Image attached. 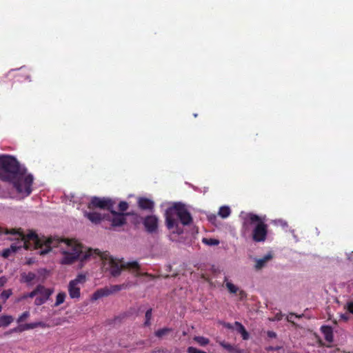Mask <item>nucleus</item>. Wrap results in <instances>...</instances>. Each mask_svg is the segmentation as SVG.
Listing matches in <instances>:
<instances>
[{
	"instance_id": "nucleus-1",
	"label": "nucleus",
	"mask_w": 353,
	"mask_h": 353,
	"mask_svg": "<svg viewBox=\"0 0 353 353\" xmlns=\"http://www.w3.org/2000/svg\"><path fill=\"white\" fill-rule=\"evenodd\" d=\"M0 179L11 183L17 193L23 196H29L32 191V175L28 174L27 169L13 156H0Z\"/></svg>"
},
{
	"instance_id": "nucleus-2",
	"label": "nucleus",
	"mask_w": 353,
	"mask_h": 353,
	"mask_svg": "<svg viewBox=\"0 0 353 353\" xmlns=\"http://www.w3.org/2000/svg\"><path fill=\"white\" fill-rule=\"evenodd\" d=\"M167 228L173 234L178 235L183 233V226L192 222V217L185 206L180 203L174 204L165 211Z\"/></svg>"
},
{
	"instance_id": "nucleus-3",
	"label": "nucleus",
	"mask_w": 353,
	"mask_h": 353,
	"mask_svg": "<svg viewBox=\"0 0 353 353\" xmlns=\"http://www.w3.org/2000/svg\"><path fill=\"white\" fill-rule=\"evenodd\" d=\"M94 255L100 257V259L103 261L104 268L110 271V273L112 276L117 277L119 276L123 269H129L131 271L136 272L137 276L139 274V271L140 270V265L137 261H117V260L112 258L108 252H102L98 249L94 250Z\"/></svg>"
},
{
	"instance_id": "nucleus-4",
	"label": "nucleus",
	"mask_w": 353,
	"mask_h": 353,
	"mask_svg": "<svg viewBox=\"0 0 353 353\" xmlns=\"http://www.w3.org/2000/svg\"><path fill=\"white\" fill-rule=\"evenodd\" d=\"M19 237L21 239V243L26 250L41 249L39 253L41 255L48 254L51 251L52 246H56L58 243L57 239L52 238L40 237L34 232H30L25 235L19 232Z\"/></svg>"
},
{
	"instance_id": "nucleus-5",
	"label": "nucleus",
	"mask_w": 353,
	"mask_h": 353,
	"mask_svg": "<svg viewBox=\"0 0 353 353\" xmlns=\"http://www.w3.org/2000/svg\"><path fill=\"white\" fill-rule=\"evenodd\" d=\"M68 250L63 252V257L61 263L63 265H71L77 260L85 261L94 256V252L92 249H88L86 252L83 251V247L79 243H73L72 241L67 240Z\"/></svg>"
},
{
	"instance_id": "nucleus-6",
	"label": "nucleus",
	"mask_w": 353,
	"mask_h": 353,
	"mask_svg": "<svg viewBox=\"0 0 353 353\" xmlns=\"http://www.w3.org/2000/svg\"><path fill=\"white\" fill-rule=\"evenodd\" d=\"M256 223L252 230V239L255 242H263L265 241L268 234V225L258 215L253 213H248L244 218L243 225L245 227L248 225Z\"/></svg>"
},
{
	"instance_id": "nucleus-7",
	"label": "nucleus",
	"mask_w": 353,
	"mask_h": 353,
	"mask_svg": "<svg viewBox=\"0 0 353 353\" xmlns=\"http://www.w3.org/2000/svg\"><path fill=\"white\" fill-rule=\"evenodd\" d=\"M114 205V202L111 199L94 196L88 203V208L90 210L100 208L110 212L113 209Z\"/></svg>"
},
{
	"instance_id": "nucleus-8",
	"label": "nucleus",
	"mask_w": 353,
	"mask_h": 353,
	"mask_svg": "<svg viewBox=\"0 0 353 353\" xmlns=\"http://www.w3.org/2000/svg\"><path fill=\"white\" fill-rule=\"evenodd\" d=\"M130 285V283H123L121 285H111L110 288H103L97 290L93 294L92 299L96 301L100 298L103 296H108L114 292L121 291L122 290H125L128 288Z\"/></svg>"
},
{
	"instance_id": "nucleus-9",
	"label": "nucleus",
	"mask_w": 353,
	"mask_h": 353,
	"mask_svg": "<svg viewBox=\"0 0 353 353\" xmlns=\"http://www.w3.org/2000/svg\"><path fill=\"white\" fill-rule=\"evenodd\" d=\"M41 288L43 289L39 290V294L37 295V296L34 300V304L37 306L45 303L53 293V290L52 289L46 288L43 285H41Z\"/></svg>"
},
{
	"instance_id": "nucleus-10",
	"label": "nucleus",
	"mask_w": 353,
	"mask_h": 353,
	"mask_svg": "<svg viewBox=\"0 0 353 353\" xmlns=\"http://www.w3.org/2000/svg\"><path fill=\"white\" fill-rule=\"evenodd\" d=\"M224 283L230 294H236L239 296V300L243 301L247 297L246 292L243 290H239L237 286L234 285L232 282L228 281V276L224 277Z\"/></svg>"
},
{
	"instance_id": "nucleus-11",
	"label": "nucleus",
	"mask_w": 353,
	"mask_h": 353,
	"mask_svg": "<svg viewBox=\"0 0 353 353\" xmlns=\"http://www.w3.org/2000/svg\"><path fill=\"white\" fill-rule=\"evenodd\" d=\"M110 212L114 216L112 219V225L114 227L121 226L125 223V218L124 217V214L122 213H118L114 211L113 209L110 211Z\"/></svg>"
},
{
	"instance_id": "nucleus-12",
	"label": "nucleus",
	"mask_w": 353,
	"mask_h": 353,
	"mask_svg": "<svg viewBox=\"0 0 353 353\" xmlns=\"http://www.w3.org/2000/svg\"><path fill=\"white\" fill-rule=\"evenodd\" d=\"M137 203L139 208L141 210H152L154 206V202L145 197H139Z\"/></svg>"
},
{
	"instance_id": "nucleus-13",
	"label": "nucleus",
	"mask_w": 353,
	"mask_h": 353,
	"mask_svg": "<svg viewBox=\"0 0 353 353\" xmlns=\"http://www.w3.org/2000/svg\"><path fill=\"white\" fill-rule=\"evenodd\" d=\"M74 281H70L68 285V292L71 299H78L80 297V288L78 285L74 283Z\"/></svg>"
},
{
	"instance_id": "nucleus-14",
	"label": "nucleus",
	"mask_w": 353,
	"mask_h": 353,
	"mask_svg": "<svg viewBox=\"0 0 353 353\" xmlns=\"http://www.w3.org/2000/svg\"><path fill=\"white\" fill-rule=\"evenodd\" d=\"M321 331L324 336V339L328 343L333 341V330L332 327L328 325H323L321 327Z\"/></svg>"
},
{
	"instance_id": "nucleus-15",
	"label": "nucleus",
	"mask_w": 353,
	"mask_h": 353,
	"mask_svg": "<svg viewBox=\"0 0 353 353\" xmlns=\"http://www.w3.org/2000/svg\"><path fill=\"white\" fill-rule=\"evenodd\" d=\"M143 225L148 232H154V216H148L145 218Z\"/></svg>"
},
{
	"instance_id": "nucleus-16",
	"label": "nucleus",
	"mask_w": 353,
	"mask_h": 353,
	"mask_svg": "<svg viewBox=\"0 0 353 353\" xmlns=\"http://www.w3.org/2000/svg\"><path fill=\"white\" fill-rule=\"evenodd\" d=\"M84 216L88 218L91 222L94 223H99L102 220V216L100 213L92 212H84Z\"/></svg>"
},
{
	"instance_id": "nucleus-17",
	"label": "nucleus",
	"mask_w": 353,
	"mask_h": 353,
	"mask_svg": "<svg viewBox=\"0 0 353 353\" xmlns=\"http://www.w3.org/2000/svg\"><path fill=\"white\" fill-rule=\"evenodd\" d=\"M271 258H272V256L270 254H267L265 256H263L262 259H257L256 261L255 268L256 270H261L265 265L266 263Z\"/></svg>"
},
{
	"instance_id": "nucleus-18",
	"label": "nucleus",
	"mask_w": 353,
	"mask_h": 353,
	"mask_svg": "<svg viewBox=\"0 0 353 353\" xmlns=\"http://www.w3.org/2000/svg\"><path fill=\"white\" fill-rule=\"evenodd\" d=\"M13 321H14V318L10 315L0 316V327H7Z\"/></svg>"
},
{
	"instance_id": "nucleus-19",
	"label": "nucleus",
	"mask_w": 353,
	"mask_h": 353,
	"mask_svg": "<svg viewBox=\"0 0 353 353\" xmlns=\"http://www.w3.org/2000/svg\"><path fill=\"white\" fill-rule=\"evenodd\" d=\"M36 327H37V322L20 325L18 328H15L13 330L17 331L18 330L19 332H23L25 330H32Z\"/></svg>"
},
{
	"instance_id": "nucleus-20",
	"label": "nucleus",
	"mask_w": 353,
	"mask_h": 353,
	"mask_svg": "<svg viewBox=\"0 0 353 353\" xmlns=\"http://www.w3.org/2000/svg\"><path fill=\"white\" fill-rule=\"evenodd\" d=\"M21 278L23 282L30 283L36 278V274L32 272L28 273H23L21 274Z\"/></svg>"
},
{
	"instance_id": "nucleus-21",
	"label": "nucleus",
	"mask_w": 353,
	"mask_h": 353,
	"mask_svg": "<svg viewBox=\"0 0 353 353\" xmlns=\"http://www.w3.org/2000/svg\"><path fill=\"white\" fill-rule=\"evenodd\" d=\"M173 332V330L172 328L169 327H164L162 329H159L157 331H156V336L159 338H163L165 336L168 335L169 334L172 333Z\"/></svg>"
},
{
	"instance_id": "nucleus-22",
	"label": "nucleus",
	"mask_w": 353,
	"mask_h": 353,
	"mask_svg": "<svg viewBox=\"0 0 353 353\" xmlns=\"http://www.w3.org/2000/svg\"><path fill=\"white\" fill-rule=\"evenodd\" d=\"M230 213L231 210L228 206H222L219 208V215L223 219L228 217Z\"/></svg>"
},
{
	"instance_id": "nucleus-23",
	"label": "nucleus",
	"mask_w": 353,
	"mask_h": 353,
	"mask_svg": "<svg viewBox=\"0 0 353 353\" xmlns=\"http://www.w3.org/2000/svg\"><path fill=\"white\" fill-rule=\"evenodd\" d=\"M21 247V245L17 247L15 245H12L10 248L3 250L2 256L5 258H7L10 255L11 252H16L17 251V250Z\"/></svg>"
},
{
	"instance_id": "nucleus-24",
	"label": "nucleus",
	"mask_w": 353,
	"mask_h": 353,
	"mask_svg": "<svg viewBox=\"0 0 353 353\" xmlns=\"http://www.w3.org/2000/svg\"><path fill=\"white\" fill-rule=\"evenodd\" d=\"M152 308L148 309L145 312V321L143 323V325L145 327H148L151 325L150 319L152 318Z\"/></svg>"
},
{
	"instance_id": "nucleus-25",
	"label": "nucleus",
	"mask_w": 353,
	"mask_h": 353,
	"mask_svg": "<svg viewBox=\"0 0 353 353\" xmlns=\"http://www.w3.org/2000/svg\"><path fill=\"white\" fill-rule=\"evenodd\" d=\"M194 341L201 346H205L210 343V340L208 338L200 336H194Z\"/></svg>"
},
{
	"instance_id": "nucleus-26",
	"label": "nucleus",
	"mask_w": 353,
	"mask_h": 353,
	"mask_svg": "<svg viewBox=\"0 0 353 353\" xmlns=\"http://www.w3.org/2000/svg\"><path fill=\"white\" fill-rule=\"evenodd\" d=\"M41 289H43V288H41V285L39 284L32 292H30L26 294H24L23 298L27 299V298H33V297L36 296L37 294H39V290Z\"/></svg>"
},
{
	"instance_id": "nucleus-27",
	"label": "nucleus",
	"mask_w": 353,
	"mask_h": 353,
	"mask_svg": "<svg viewBox=\"0 0 353 353\" xmlns=\"http://www.w3.org/2000/svg\"><path fill=\"white\" fill-rule=\"evenodd\" d=\"M235 325L238 326L239 327V332L242 334V337L243 339H248V333L245 330V328L244 326L239 322H235Z\"/></svg>"
},
{
	"instance_id": "nucleus-28",
	"label": "nucleus",
	"mask_w": 353,
	"mask_h": 353,
	"mask_svg": "<svg viewBox=\"0 0 353 353\" xmlns=\"http://www.w3.org/2000/svg\"><path fill=\"white\" fill-rule=\"evenodd\" d=\"M202 242L205 244V245H218L219 244V241L218 239H212V238H210V239H208V238H203L202 239Z\"/></svg>"
},
{
	"instance_id": "nucleus-29",
	"label": "nucleus",
	"mask_w": 353,
	"mask_h": 353,
	"mask_svg": "<svg viewBox=\"0 0 353 353\" xmlns=\"http://www.w3.org/2000/svg\"><path fill=\"white\" fill-rule=\"evenodd\" d=\"M65 292H59L57 295V297H56V302L54 303V305L55 306H58L59 305H61V303H63L65 301Z\"/></svg>"
},
{
	"instance_id": "nucleus-30",
	"label": "nucleus",
	"mask_w": 353,
	"mask_h": 353,
	"mask_svg": "<svg viewBox=\"0 0 353 353\" xmlns=\"http://www.w3.org/2000/svg\"><path fill=\"white\" fill-rule=\"evenodd\" d=\"M219 344L221 347L230 352H233L234 351V347L230 343H225V341H221L219 342Z\"/></svg>"
},
{
	"instance_id": "nucleus-31",
	"label": "nucleus",
	"mask_w": 353,
	"mask_h": 353,
	"mask_svg": "<svg viewBox=\"0 0 353 353\" xmlns=\"http://www.w3.org/2000/svg\"><path fill=\"white\" fill-rule=\"evenodd\" d=\"M12 294V290L8 289L3 290L1 294V297L5 302Z\"/></svg>"
},
{
	"instance_id": "nucleus-32",
	"label": "nucleus",
	"mask_w": 353,
	"mask_h": 353,
	"mask_svg": "<svg viewBox=\"0 0 353 353\" xmlns=\"http://www.w3.org/2000/svg\"><path fill=\"white\" fill-rule=\"evenodd\" d=\"M85 281V276L82 274H79L77 275V276L74 280H72L71 281H74V283L78 285L79 283H84Z\"/></svg>"
},
{
	"instance_id": "nucleus-33",
	"label": "nucleus",
	"mask_w": 353,
	"mask_h": 353,
	"mask_svg": "<svg viewBox=\"0 0 353 353\" xmlns=\"http://www.w3.org/2000/svg\"><path fill=\"white\" fill-rule=\"evenodd\" d=\"M30 316V312L28 311H26L23 312L17 319V323H21L24 321L26 319Z\"/></svg>"
},
{
	"instance_id": "nucleus-34",
	"label": "nucleus",
	"mask_w": 353,
	"mask_h": 353,
	"mask_svg": "<svg viewBox=\"0 0 353 353\" xmlns=\"http://www.w3.org/2000/svg\"><path fill=\"white\" fill-rule=\"evenodd\" d=\"M128 208V204L127 202H125V201H121L119 203V210L121 212H124V211L127 210Z\"/></svg>"
},
{
	"instance_id": "nucleus-35",
	"label": "nucleus",
	"mask_w": 353,
	"mask_h": 353,
	"mask_svg": "<svg viewBox=\"0 0 353 353\" xmlns=\"http://www.w3.org/2000/svg\"><path fill=\"white\" fill-rule=\"evenodd\" d=\"M199 350L196 349V347H188L187 352L188 353H198Z\"/></svg>"
},
{
	"instance_id": "nucleus-36",
	"label": "nucleus",
	"mask_w": 353,
	"mask_h": 353,
	"mask_svg": "<svg viewBox=\"0 0 353 353\" xmlns=\"http://www.w3.org/2000/svg\"><path fill=\"white\" fill-rule=\"evenodd\" d=\"M347 311L353 314V302L348 303L347 305Z\"/></svg>"
},
{
	"instance_id": "nucleus-37",
	"label": "nucleus",
	"mask_w": 353,
	"mask_h": 353,
	"mask_svg": "<svg viewBox=\"0 0 353 353\" xmlns=\"http://www.w3.org/2000/svg\"><path fill=\"white\" fill-rule=\"evenodd\" d=\"M37 327H41L42 328L49 327V325L42 321L37 322Z\"/></svg>"
},
{
	"instance_id": "nucleus-38",
	"label": "nucleus",
	"mask_w": 353,
	"mask_h": 353,
	"mask_svg": "<svg viewBox=\"0 0 353 353\" xmlns=\"http://www.w3.org/2000/svg\"><path fill=\"white\" fill-rule=\"evenodd\" d=\"M341 319H343L344 321H347L349 319V315L348 314H343L341 315Z\"/></svg>"
},
{
	"instance_id": "nucleus-39",
	"label": "nucleus",
	"mask_w": 353,
	"mask_h": 353,
	"mask_svg": "<svg viewBox=\"0 0 353 353\" xmlns=\"http://www.w3.org/2000/svg\"><path fill=\"white\" fill-rule=\"evenodd\" d=\"M296 316V317H299L297 315H295L294 313H290L289 314V316H288V321H292V316Z\"/></svg>"
},
{
	"instance_id": "nucleus-40",
	"label": "nucleus",
	"mask_w": 353,
	"mask_h": 353,
	"mask_svg": "<svg viewBox=\"0 0 353 353\" xmlns=\"http://www.w3.org/2000/svg\"><path fill=\"white\" fill-rule=\"evenodd\" d=\"M268 335L270 337H275L276 336V333L274 332H268Z\"/></svg>"
},
{
	"instance_id": "nucleus-41",
	"label": "nucleus",
	"mask_w": 353,
	"mask_h": 353,
	"mask_svg": "<svg viewBox=\"0 0 353 353\" xmlns=\"http://www.w3.org/2000/svg\"><path fill=\"white\" fill-rule=\"evenodd\" d=\"M4 283H5V281L2 278H1L0 279V285H3Z\"/></svg>"
},
{
	"instance_id": "nucleus-42",
	"label": "nucleus",
	"mask_w": 353,
	"mask_h": 353,
	"mask_svg": "<svg viewBox=\"0 0 353 353\" xmlns=\"http://www.w3.org/2000/svg\"><path fill=\"white\" fill-rule=\"evenodd\" d=\"M198 353H207L205 351H203V350H199V352Z\"/></svg>"
},
{
	"instance_id": "nucleus-43",
	"label": "nucleus",
	"mask_w": 353,
	"mask_h": 353,
	"mask_svg": "<svg viewBox=\"0 0 353 353\" xmlns=\"http://www.w3.org/2000/svg\"><path fill=\"white\" fill-rule=\"evenodd\" d=\"M2 310V306L0 305V312Z\"/></svg>"
},
{
	"instance_id": "nucleus-44",
	"label": "nucleus",
	"mask_w": 353,
	"mask_h": 353,
	"mask_svg": "<svg viewBox=\"0 0 353 353\" xmlns=\"http://www.w3.org/2000/svg\"><path fill=\"white\" fill-rule=\"evenodd\" d=\"M194 117H197V114H194Z\"/></svg>"
}]
</instances>
